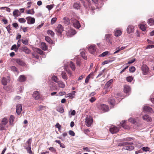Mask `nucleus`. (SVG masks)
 <instances>
[{
  "label": "nucleus",
  "mask_w": 154,
  "mask_h": 154,
  "mask_svg": "<svg viewBox=\"0 0 154 154\" xmlns=\"http://www.w3.org/2000/svg\"><path fill=\"white\" fill-rule=\"evenodd\" d=\"M133 143L131 142H123L118 144L119 146H123V149L130 151L134 149V147L132 146Z\"/></svg>",
  "instance_id": "1"
},
{
  "label": "nucleus",
  "mask_w": 154,
  "mask_h": 154,
  "mask_svg": "<svg viewBox=\"0 0 154 154\" xmlns=\"http://www.w3.org/2000/svg\"><path fill=\"white\" fill-rule=\"evenodd\" d=\"M97 108L100 111L105 112L109 110L108 106L106 104H99L97 105Z\"/></svg>",
  "instance_id": "2"
},
{
  "label": "nucleus",
  "mask_w": 154,
  "mask_h": 154,
  "mask_svg": "<svg viewBox=\"0 0 154 154\" xmlns=\"http://www.w3.org/2000/svg\"><path fill=\"white\" fill-rule=\"evenodd\" d=\"M93 122V119L90 116H88L86 118V125L88 127L91 126Z\"/></svg>",
  "instance_id": "3"
},
{
  "label": "nucleus",
  "mask_w": 154,
  "mask_h": 154,
  "mask_svg": "<svg viewBox=\"0 0 154 154\" xmlns=\"http://www.w3.org/2000/svg\"><path fill=\"white\" fill-rule=\"evenodd\" d=\"M66 32L67 35L69 37H72L76 33L75 30L71 28Z\"/></svg>",
  "instance_id": "4"
},
{
  "label": "nucleus",
  "mask_w": 154,
  "mask_h": 154,
  "mask_svg": "<svg viewBox=\"0 0 154 154\" xmlns=\"http://www.w3.org/2000/svg\"><path fill=\"white\" fill-rule=\"evenodd\" d=\"M105 39L106 41L108 43H109L111 45L112 44V42L111 41L112 36L111 34H106L105 35Z\"/></svg>",
  "instance_id": "5"
},
{
  "label": "nucleus",
  "mask_w": 154,
  "mask_h": 154,
  "mask_svg": "<svg viewBox=\"0 0 154 154\" xmlns=\"http://www.w3.org/2000/svg\"><path fill=\"white\" fill-rule=\"evenodd\" d=\"M88 51L91 54H94L95 52L96 51L95 45L92 44L89 46Z\"/></svg>",
  "instance_id": "6"
},
{
  "label": "nucleus",
  "mask_w": 154,
  "mask_h": 154,
  "mask_svg": "<svg viewBox=\"0 0 154 154\" xmlns=\"http://www.w3.org/2000/svg\"><path fill=\"white\" fill-rule=\"evenodd\" d=\"M119 130L118 128L116 127L115 126H111L109 128V131L112 134H115L117 133Z\"/></svg>",
  "instance_id": "7"
},
{
  "label": "nucleus",
  "mask_w": 154,
  "mask_h": 154,
  "mask_svg": "<svg viewBox=\"0 0 154 154\" xmlns=\"http://www.w3.org/2000/svg\"><path fill=\"white\" fill-rule=\"evenodd\" d=\"M141 69L144 75H146L148 73L149 68L146 65H143L141 67Z\"/></svg>",
  "instance_id": "8"
},
{
  "label": "nucleus",
  "mask_w": 154,
  "mask_h": 154,
  "mask_svg": "<svg viewBox=\"0 0 154 154\" xmlns=\"http://www.w3.org/2000/svg\"><path fill=\"white\" fill-rule=\"evenodd\" d=\"M27 20V23L29 24H32L35 22V19L34 17H27L26 18Z\"/></svg>",
  "instance_id": "9"
},
{
  "label": "nucleus",
  "mask_w": 154,
  "mask_h": 154,
  "mask_svg": "<svg viewBox=\"0 0 154 154\" xmlns=\"http://www.w3.org/2000/svg\"><path fill=\"white\" fill-rule=\"evenodd\" d=\"M134 26L131 25H130L127 28V32L128 34L132 33L134 32Z\"/></svg>",
  "instance_id": "10"
},
{
  "label": "nucleus",
  "mask_w": 154,
  "mask_h": 154,
  "mask_svg": "<svg viewBox=\"0 0 154 154\" xmlns=\"http://www.w3.org/2000/svg\"><path fill=\"white\" fill-rule=\"evenodd\" d=\"M10 81V80L9 77L5 78L3 77L2 79V83L3 85H7L8 83Z\"/></svg>",
  "instance_id": "11"
},
{
  "label": "nucleus",
  "mask_w": 154,
  "mask_h": 154,
  "mask_svg": "<svg viewBox=\"0 0 154 154\" xmlns=\"http://www.w3.org/2000/svg\"><path fill=\"white\" fill-rule=\"evenodd\" d=\"M73 23L74 26L77 29H79L81 27L80 23L77 20H73Z\"/></svg>",
  "instance_id": "12"
},
{
  "label": "nucleus",
  "mask_w": 154,
  "mask_h": 154,
  "mask_svg": "<svg viewBox=\"0 0 154 154\" xmlns=\"http://www.w3.org/2000/svg\"><path fill=\"white\" fill-rule=\"evenodd\" d=\"M56 32L59 34H61L63 30V28L61 25L59 24L55 29Z\"/></svg>",
  "instance_id": "13"
},
{
  "label": "nucleus",
  "mask_w": 154,
  "mask_h": 154,
  "mask_svg": "<svg viewBox=\"0 0 154 154\" xmlns=\"http://www.w3.org/2000/svg\"><path fill=\"white\" fill-rule=\"evenodd\" d=\"M16 63L19 65L21 66H24L26 64L24 62L19 59H17L15 60Z\"/></svg>",
  "instance_id": "14"
},
{
  "label": "nucleus",
  "mask_w": 154,
  "mask_h": 154,
  "mask_svg": "<svg viewBox=\"0 0 154 154\" xmlns=\"http://www.w3.org/2000/svg\"><path fill=\"white\" fill-rule=\"evenodd\" d=\"M143 111L144 112H148L151 113L153 112V111L152 109L148 106H144L143 108Z\"/></svg>",
  "instance_id": "15"
},
{
  "label": "nucleus",
  "mask_w": 154,
  "mask_h": 154,
  "mask_svg": "<svg viewBox=\"0 0 154 154\" xmlns=\"http://www.w3.org/2000/svg\"><path fill=\"white\" fill-rule=\"evenodd\" d=\"M143 120L148 122H151L152 120L151 117L147 115H145L143 116Z\"/></svg>",
  "instance_id": "16"
},
{
  "label": "nucleus",
  "mask_w": 154,
  "mask_h": 154,
  "mask_svg": "<svg viewBox=\"0 0 154 154\" xmlns=\"http://www.w3.org/2000/svg\"><path fill=\"white\" fill-rule=\"evenodd\" d=\"M22 110V106L20 104H18L16 106V112L19 115Z\"/></svg>",
  "instance_id": "17"
},
{
  "label": "nucleus",
  "mask_w": 154,
  "mask_h": 154,
  "mask_svg": "<svg viewBox=\"0 0 154 154\" xmlns=\"http://www.w3.org/2000/svg\"><path fill=\"white\" fill-rule=\"evenodd\" d=\"M113 82V80L111 79L105 85L104 88L105 89H107L111 85V84Z\"/></svg>",
  "instance_id": "18"
},
{
  "label": "nucleus",
  "mask_w": 154,
  "mask_h": 154,
  "mask_svg": "<svg viewBox=\"0 0 154 154\" xmlns=\"http://www.w3.org/2000/svg\"><path fill=\"white\" fill-rule=\"evenodd\" d=\"M32 96L35 100H38L40 97L39 93L37 91H35L34 92Z\"/></svg>",
  "instance_id": "19"
},
{
  "label": "nucleus",
  "mask_w": 154,
  "mask_h": 154,
  "mask_svg": "<svg viewBox=\"0 0 154 154\" xmlns=\"http://www.w3.org/2000/svg\"><path fill=\"white\" fill-rule=\"evenodd\" d=\"M124 91L125 93L126 94L128 93V94L130 92L131 88L129 86L125 85L124 86Z\"/></svg>",
  "instance_id": "20"
},
{
  "label": "nucleus",
  "mask_w": 154,
  "mask_h": 154,
  "mask_svg": "<svg viewBox=\"0 0 154 154\" xmlns=\"http://www.w3.org/2000/svg\"><path fill=\"white\" fill-rule=\"evenodd\" d=\"M122 122H124L122 124L120 123V126H121L122 127H123L124 128L126 129H129L130 128V127L128 125H127L125 123V121H122Z\"/></svg>",
  "instance_id": "21"
},
{
  "label": "nucleus",
  "mask_w": 154,
  "mask_h": 154,
  "mask_svg": "<svg viewBox=\"0 0 154 154\" xmlns=\"http://www.w3.org/2000/svg\"><path fill=\"white\" fill-rule=\"evenodd\" d=\"M13 15L15 17H17L20 16V13L17 9L15 10L13 12Z\"/></svg>",
  "instance_id": "22"
},
{
  "label": "nucleus",
  "mask_w": 154,
  "mask_h": 154,
  "mask_svg": "<svg viewBox=\"0 0 154 154\" xmlns=\"http://www.w3.org/2000/svg\"><path fill=\"white\" fill-rule=\"evenodd\" d=\"M108 102L110 105H113V106L116 104L115 100L114 98H113L109 99L108 100Z\"/></svg>",
  "instance_id": "23"
},
{
  "label": "nucleus",
  "mask_w": 154,
  "mask_h": 154,
  "mask_svg": "<svg viewBox=\"0 0 154 154\" xmlns=\"http://www.w3.org/2000/svg\"><path fill=\"white\" fill-rule=\"evenodd\" d=\"M61 75L62 78L64 79V81H66L68 79V77L66 73L65 72H62L61 73Z\"/></svg>",
  "instance_id": "24"
},
{
  "label": "nucleus",
  "mask_w": 154,
  "mask_h": 154,
  "mask_svg": "<svg viewBox=\"0 0 154 154\" xmlns=\"http://www.w3.org/2000/svg\"><path fill=\"white\" fill-rule=\"evenodd\" d=\"M122 34L121 31L119 29H116L115 30V35L116 37H118L120 36Z\"/></svg>",
  "instance_id": "25"
},
{
  "label": "nucleus",
  "mask_w": 154,
  "mask_h": 154,
  "mask_svg": "<svg viewBox=\"0 0 154 154\" xmlns=\"http://www.w3.org/2000/svg\"><path fill=\"white\" fill-rule=\"evenodd\" d=\"M41 48L43 50L46 51L48 49V47L46 44L44 42H42L41 45Z\"/></svg>",
  "instance_id": "26"
},
{
  "label": "nucleus",
  "mask_w": 154,
  "mask_h": 154,
  "mask_svg": "<svg viewBox=\"0 0 154 154\" xmlns=\"http://www.w3.org/2000/svg\"><path fill=\"white\" fill-rule=\"evenodd\" d=\"M81 7L80 5L79 2H76L73 5V8H74L79 9Z\"/></svg>",
  "instance_id": "27"
},
{
  "label": "nucleus",
  "mask_w": 154,
  "mask_h": 154,
  "mask_svg": "<svg viewBox=\"0 0 154 154\" xmlns=\"http://www.w3.org/2000/svg\"><path fill=\"white\" fill-rule=\"evenodd\" d=\"M63 19V23L66 25H69L70 23V21L68 18L64 17Z\"/></svg>",
  "instance_id": "28"
},
{
  "label": "nucleus",
  "mask_w": 154,
  "mask_h": 154,
  "mask_svg": "<svg viewBox=\"0 0 154 154\" xmlns=\"http://www.w3.org/2000/svg\"><path fill=\"white\" fill-rule=\"evenodd\" d=\"M125 48V47H122L121 48L119 47L117 48H116V51L114 53V54H115L118 53L120 51L123 50Z\"/></svg>",
  "instance_id": "29"
},
{
  "label": "nucleus",
  "mask_w": 154,
  "mask_h": 154,
  "mask_svg": "<svg viewBox=\"0 0 154 154\" xmlns=\"http://www.w3.org/2000/svg\"><path fill=\"white\" fill-rule=\"evenodd\" d=\"M51 79L54 82L57 83L59 81L56 75H53L51 77Z\"/></svg>",
  "instance_id": "30"
},
{
  "label": "nucleus",
  "mask_w": 154,
  "mask_h": 154,
  "mask_svg": "<svg viewBox=\"0 0 154 154\" xmlns=\"http://www.w3.org/2000/svg\"><path fill=\"white\" fill-rule=\"evenodd\" d=\"M80 55L81 56L83 57V58L85 60H86L87 59V57L85 55L84 51L83 50H81Z\"/></svg>",
  "instance_id": "31"
},
{
  "label": "nucleus",
  "mask_w": 154,
  "mask_h": 154,
  "mask_svg": "<svg viewBox=\"0 0 154 154\" xmlns=\"http://www.w3.org/2000/svg\"><path fill=\"white\" fill-rule=\"evenodd\" d=\"M23 51L26 53L29 54L30 53V51L27 47L25 46L23 48Z\"/></svg>",
  "instance_id": "32"
},
{
  "label": "nucleus",
  "mask_w": 154,
  "mask_h": 154,
  "mask_svg": "<svg viewBox=\"0 0 154 154\" xmlns=\"http://www.w3.org/2000/svg\"><path fill=\"white\" fill-rule=\"evenodd\" d=\"M58 82H58L57 83L58 85L60 88H64L65 87V85L62 81H59Z\"/></svg>",
  "instance_id": "33"
},
{
  "label": "nucleus",
  "mask_w": 154,
  "mask_h": 154,
  "mask_svg": "<svg viewBox=\"0 0 154 154\" xmlns=\"http://www.w3.org/2000/svg\"><path fill=\"white\" fill-rule=\"evenodd\" d=\"M75 91H73L71 93H69L68 94L69 96V98L70 99L73 98L75 96Z\"/></svg>",
  "instance_id": "34"
},
{
  "label": "nucleus",
  "mask_w": 154,
  "mask_h": 154,
  "mask_svg": "<svg viewBox=\"0 0 154 154\" xmlns=\"http://www.w3.org/2000/svg\"><path fill=\"white\" fill-rule=\"evenodd\" d=\"M14 119V117L13 115H11L9 118V124L11 125H12Z\"/></svg>",
  "instance_id": "35"
},
{
  "label": "nucleus",
  "mask_w": 154,
  "mask_h": 154,
  "mask_svg": "<svg viewBox=\"0 0 154 154\" xmlns=\"http://www.w3.org/2000/svg\"><path fill=\"white\" fill-rule=\"evenodd\" d=\"M26 80L25 77L23 75H21L19 78V81L20 82H23Z\"/></svg>",
  "instance_id": "36"
},
{
  "label": "nucleus",
  "mask_w": 154,
  "mask_h": 154,
  "mask_svg": "<svg viewBox=\"0 0 154 154\" xmlns=\"http://www.w3.org/2000/svg\"><path fill=\"white\" fill-rule=\"evenodd\" d=\"M139 28L143 31H145L146 29L145 25L143 24H140L139 25Z\"/></svg>",
  "instance_id": "37"
},
{
  "label": "nucleus",
  "mask_w": 154,
  "mask_h": 154,
  "mask_svg": "<svg viewBox=\"0 0 154 154\" xmlns=\"http://www.w3.org/2000/svg\"><path fill=\"white\" fill-rule=\"evenodd\" d=\"M69 66L73 71H74L75 69V64L72 61H70L69 64Z\"/></svg>",
  "instance_id": "38"
},
{
  "label": "nucleus",
  "mask_w": 154,
  "mask_h": 154,
  "mask_svg": "<svg viewBox=\"0 0 154 154\" xmlns=\"http://www.w3.org/2000/svg\"><path fill=\"white\" fill-rule=\"evenodd\" d=\"M148 23L150 26H152L154 25V19L152 18H150L148 21Z\"/></svg>",
  "instance_id": "39"
},
{
  "label": "nucleus",
  "mask_w": 154,
  "mask_h": 154,
  "mask_svg": "<svg viewBox=\"0 0 154 154\" xmlns=\"http://www.w3.org/2000/svg\"><path fill=\"white\" fill-rule=\"evenodd\" d=\"M25 148L27 150L28 153L30 154H32V152L31 150L30 145L28 146L27 147L24 146Z\"/></svg>",
  "instance_id": "40"
},
{
  "label": "nucleus",
  "mask_w": 154,
  "mask_h": 154,
  "mask_svg": "<svg viewBox=\"0 0 154 154\" xmlns=\"http://www.w3.org/2000/svg\"><path fill=\"white\" fill-rule=\"evenodd\" d=\"M8 122V121L7 119L5 118H4L2 120L1 124L5 125Z\"/></svg>",
  "instance_id": "41"
},
{
  "label": "nucleus",
  "mask_w": 154,
  "mask_h": 154,
  "mask_svg": "<svg viewBox=\"0 0 154 154\" xmlns=\"http://www.w3.org/2000/svg\"><path fill=\"white\" fill-rule=\"evenodd\" d=\"M48 34L49 35H50L52 37L54 36V32L51 30H48L47 32Z\"/></svg>",
  "instance_id": "42"
},
{
  "label": "nucleus",
  "mask_w": 154,
  "mask_h": 154,
  "mask_svg": "<svg viewBox=\"0 0 154 154\" xmlns=\"http://www.w3.org/2000/svg\"><path fill=\"white\" fill-rule=\"evenodd\" d=\"M27 14H34L35 13V12L33 9H32L31 10H28L26 12Z\"/></svg>",
  "instance_id": "43"
},
{
  "label": "nucleus",
  "mask_w": 154,
  "mask_h": 154,
  "mask_svg": "<svg viewBox=\"0 0 154 154\" xmlns=\"http://www.w3.org/2000/svg\"><path fill=\"white\" fill-rule=\"evenodd\" d=\"M57 19V18L56 17H54L53 18L51 19V25H53L55 23Z\"/></svg>",
  "instance_id": "44"
},
{
  "label": "nucleus",
  "mask_w": 154,
  "mask_h": 154,
  "mask_svg": "<svg viewBox=\"0 0 154 154\" xmlns=\"http://www.w3.org/2000/svg\"><path fill=\"white\" fill-rule=\"evenodd\" d=\"M21 42L24 45H26L28 44V41L26 39H23L21 40Z\"/></svg>",
  "instance_id": "45"
},
{
  "label": "nucleus",
  "mask_w": 154,
  "mask_h": 154,
  "mask_svg": "<svg viewBox=\"0 0 154 154\" xmlns=\"http://www.w3.org/2000/svg\"><path fill=\"white\" fill-rule=\"evenodd\" d=\"M133 78L132 76H128L126 77V79L128 82H131L133 80Z\"/></svg>",
  "instance_id": "46"
},
{
  "label": "nucleus",
  "mask_w": 154,
  "mask_h": 154,
  "mask_svg": "<svg viewBox=\"0 0 154 154\" xmlns=\"http://www.w3.org/2000/svg\"><path fill=\"white\" fill-rule=\"evenodd\" d=\"M36 51L38 53L40 54H43V51L39 48H36Z\"/></svg>",
  "instance_id": "47"
},
{
  "label": "nucleus",
  "mask_w": 154,
  "mask_h": 154,
  "mask_svg": "<svg viewBox=\"0 0 154 154\" xmlns=\"http://www.w3.org/2000/svg\"><path fill=\"white\" fill-rule=\"evenodd\" d=\"M11 70H12V71H13V72H18L17 68L14 66H11Z\"/></svg>",
  "instance_id": "48"
},
{
  "label": "nucleus",
  "mask_w": 154,
  "mask_h": 154,
  "mask_svg": "<svg viewBox=\"0 0 154 154\" xmlns=\"http://www.w3.org/2000/svg\"><path fill=\"white\" fill-rule=\"evenodd\" d=\"M19 21L21 23H24L26 22L25 19L24 18H19L18 19Z\"/></svg>",
  "instance_id": "49"
},
{
  "label": "nucleus",
  "mask_w": 154,
  "mask_h": 154,
  "mask_svg": "<svg viewBox=\"0 0 154 154\" xmlns=\"http://www.w3.org/2000/svg\"><path fill=\"white\" fill-rule=\"evenodd\" d=\"M135 70V68L134 66H131L129 68V70L131 72H133Z\"/></svg>",
  "instance_id": "50"
},
{
  "label": "nucleus",
  "mask_w": 154,
  "mask_h": 154,
  "mask_svg": "<svg viewBox=\"0 0 154 154\" xmlns=\"http://www.w3.org/2000/svg\"><path fill=\"white\" fill-rule=\"evenodd\" d=\"M135 58H134V59H133L131 60H129L128 63H126L125 64V65H127V64H131L132 63H133L134 61H135Z\"/></svg>",
  "instance_id": "51"
},
{
  "label": "nucleus",
  "mask_w": 154,
  "mask_h": 154,
  "mask_svg": "<svg viewBox=\"0 0 154 154\" xmlns=\"http://www.w3.org/2000/svg\"><path fill=\"white\" fill-rule=\"evenodd\" d=\"M17 46L16 45H14L11 48V50H12L14 49H15V51H17Z\"/></svg>",
  "instance_id": "52"
},
{
  "label": "nucleus",
  "mask_w": 154,
  "mask_h": 154,
  "mask_svg": "<svg viewBox=\"0 0 154 154\" xmlns=\"http://www.w3.org/2000/svg\"><path fill=\"white\" fill-rule=\"evenodd\" d=\"M128 121L134 124L136 122V120L133 118H130L128 119Z\"/></svg>",
  "instance_id": "53"
},
{
  "label": "nucleus",
  "mask_w": 154,
  "mask_h": 154,
  "mask_svg": "<svg viewBox=\"0 0 154 154\" xmlns=\"http://www.w3.org/2000/svg\"><path fill=\"white\" fill-rule=\"evenodd\" d=\"M5 125L2 124H0V130H3L5 129Z\"/></svg>",
  "instance_id": "54"
},
{
  "label": "nucleus",
  "mask_w": 154,
  "mask_h": 154,
  "mask_svg": "<svg viewBox=\"0 0 154 154\" xmlns=\"http://www.w3.org/2000/svg\"><path fill=\"white\" fill-rule=\"evenodd\" d=\"M45 39L46 41L48 42V43H51V40L50 38L48 36H46L45 37Z\"/></svg>",
  "instance_id": "55"
},
{
  "label": "nucleus",
  "mask_w": 154,
  "mask_h": 154,
  "mask_svg": "<svg viewBox=\"0 0 154 154\" xmlns=\"http://www.w3.org/2000/svg\"><path fill=\"white\" fill-rule=\"evenodd\" d=\"M69 134L72 136H74L75 135V133L72 130H70L69 131Z\"/></svg>",
  "instance_id": "56"
},
{
  "label": "nucleus",
  "mask_w": 154,
  "mask_h": 154,
  "mask_svg": "<svg viewBox=\"0 0 154 154\" xmlns=\"http://www.w3.org/2000/svg\"><path fill=\"white\" fill-rule=\"evenodd\" d=\"M108 51H106L103 52L101 54L99 55L100 57H104L106 56L108 53Z\"/></svg>",
  "instance_id": "57"
},
{
  "label": "nucleus",
  "mask_w": 154,
  "mask_h": 154,
  "mask_svg": "<svg viewBox=\"0 0 154 154\" xmlns=\"http://www.w3.org/2000/svg\"><path fill=\"white\" fill-rule=\"evenodd\" d=\"M32 3L31 2H28L26 4L27 5V7H26V8H29L31 6V5L32 4Z\"/></svg>",
  "instance_id": "58"
},
{
  "label": "nucleus",
  "mask_w": 154,
  "mask_h": 154,
  "mask_svg": "<svg viewBox=\"0 0 154 154\" xmlns=\"http://www.w3.org/2000/svg\"><path fill=\"white\" fill-rule=\"evenodd\" d=\"M21 44V40H18L17 43V50H18V48L20 47Z\"/></svg>",
  "instance_id": "59"
},
{
  "label": "nucleus",
  "mask_w": 154,
  "mask_h": 154,
  "mask_svg": "<svg viewBox=\"0 0 154 154\" xmlns=\"http://www.w3.org/2000/svg\"><path fill=\"white\" fill-rule=\"evenodd\" d=\"M96 100V99L94 97H92L89 99V101L91 103H93Z\"/></svg>",
  "instance_id": "60"
},
{
  "label": "nucleus",
  "mask_w": 154,
  "mask_h": 154,
  "mask_svg": "<svg viewBox=\"0 0 154 154\" xmlns=\"http://www.w3.org/2000/svg\"><path fill=\"white\" fill-rule=\"evenodd\" d=\"M149 148L148 147H144L142 148V150L144 151H148L149 150Z\"/></svg>",
  "instance_id": "61"
},
{
  "label": "nucleus",
  "mask_w": 154,
  "mask_h": 154,
  "mask_svg": "<svg viewBox=\"0 0 154 154\" xmlns=\"http://www.w3.org/2000/svg\"><path fill=\"white\" fill-rule=\"evenodd\" d=\"M49 149L53 152H55L56 151V149L53 147H50L49 148Z\"/></svg>",
  "instance_id": "62"
},
{
  "label": "nucleus",
  "mask_w": 154,
  "mask_h": 154,
  "mask_svg": "<svg viewBox=\"0 0 154 154\" xmlns=\"http://www.w3.org/2000/svg\"><path fill=\"white\" fill-rule=\"evenodd\" d=\"M43 108H46L45 107L43 106L40 105L38 107V110L39 111L42 110Z\"/></svg>",
  "instance_id": "63"
},
{
  "label": "nucleus",
  "mask_w": 154,
  "mask_h": 154,
  "mask_svg": "<svg viewBox=\"0 0 154 154\" xmlns=\"http://www.w3.org/2000/svg\"><path fill=\"white\" fill-rule=\"evenodd\" d=\"M46 8L48 9L49 10H50L53 8V6L52 5H48L46 6Z\"/></svg>",
  "instance_id": "64"
}]
</instances>
